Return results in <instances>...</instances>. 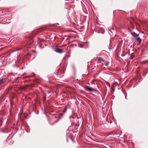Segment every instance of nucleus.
Wrapping results in <instances>:
<instances>
[{"mask_svg":"<svg viewBox=\"0 0 148 148\" xmlns=\"http://www.w3.org/2000/svg\"><path fill=\"white\" fill-rule=\"evenodd\" d=\"M44 100H45L46 99V97H44Z\"/></svg>","mask_w":148,"mask_h":148,"instance_id":"14","label":"nucleus"},{"mask_svg":"<svg viewBox=\"0 0 148 148\" xmlns=\"http://www.w3.org/2000/svg\"><path fill=\"white\" fill-rule=\"evenodd\" d=\"M48 93H50V92H49V91H48Z\"/></svg>","mask_w":148,"mask_h":148,"instance_id":"16","label":"nucleus"},{"mask_svg":"<svg viewBox=\"0 0 148 148\" xmlns=\"http://www.w3.org/2000/svg\"><path fill=\"white\" fill-rule=\"evenodd\" d=\"M64 46V45H62V46H61L60 47H63Z\"/></svg>","mask_w":148,"mask_h":148,"instance_id":"15","label":"nucleus"},{"mask_svg":"<svg viewBox=\"0 0 148 148\" xmlns=\"http://www.w3.org/2000/svg\"><path fill=\"white\" fill-rule=\"evenodd\" d=\"M102 61H103L104 62V63L106 66H108L109 63V62L103 60H102Z\"/></svg>","mask_w":148,"mask_h":148,"instance_id":"7","label":"nucleus"},{"mask_svg":"<svg viewBox=\"0 0 148 148\" xmlns=\"http://www.w3.org/2000/svg\"><path fill=\"white\" fill-rule=\"evenodd\" d=\"M56 118H57V117L55 115H54L52 116V117L51 118V120H53V123L56 122L58 121V119H57L56 120H54L55 119H56Z\"/></svg>","mask_w":148,"mask_h":148,"instance_id":"4","label":"nucleus"},{"mask_svg":"<svg viewBox=\"0 0 148 148\" xmlns=\"http://www.w3.org/2000/svg\"><path fill=\"white\" fill-rule=\"evenodd\" d=\"M25 87H21L20 88V89L22 90H25Z\"/></svg>","mask_w":148,"mask_h":148,"instance_id":"12","label":"nucleus"},{"mask_svg":"<svg viewBox=\"0 0 148 148\" xmlns=\"http://www.w3.org/2000/svg\"><path fill=\"white\" fill-rule=\"evenodd\" d=\"M131 34L134 37L135 39L137 40V39L140 38L139 37V34H137L134 32H132L131 33Z\"/></svg>","mask_w":148,"mask_h":148,"instance_id":"2","label":"nucleus"},{"mask_svg":"<svg viewBox=\"0 0 148 148\" xmlns=\"http://www.w3.org/2000/svg\"><path fill=\"white\" fill-rule=\"evenodd\" d=\"M54 50L56 52L58 53H61L62 52V49L58 48H55L54 49Z\"/></svg>","mask_w":148,"mask_h":148,"instance_id":"3","label":"nucleus"},{"mask_svg":"<svg viewBox=\"0 0 148 148\" xmlns=\"http://www.w3.org/2000/svg\"><path fill=\"white\" fill-rule=\"evenodd\" d=\"M137 40L138 42V43L137 44V45H138L140 44L142 40L140 38H138L137 39Z\"/></svg>","mask_w":148,"mask_h":148,"instance_id":"6","label":"nucleus"},{"mask_svg":"<svg viewBox=\"0 0 148 148\" xmlns=\"http://www.w3.org/2000/svg\"><path fill=\"white\" fill-rule=\"evenodd\" d=\"M134 58V55H132L129 57V59L131 60L132 59Z\"/></svg>","mask_w":148,"mask_h":148,"instance_id":"10","label":"nucleus"},{"mask_svg":"<svg viewBox=\"0 0 148 148\" xmlns=\"http://www.w3.org/2000/svg\"><path fill=\"white\" fill-rule=\"evenodd\" d=\"M85 89L86 90H88L89 91H93L94 92H96L97 90L95 89L90 88L89 86H85L84 87Z\"/></svg>","mask_w":148,"mask_h":148,"instance_id":"1","label":"nucleus"},{"mask_svg":"<svg viewBox=\"0 0 148 148\" xmlns=\"http://www.w3.org/2000/svg\"><path fill=\"white\" fill-rule=\"evenodd\" d=\"M98 59V62L99 63L101 62V60H103L102 58L100 57H97Z\"/></svg>","mask_w":148,"mask_h":148,"instance_id":"9","label":"nucleus"},{"mask_svg":"<svg viewBox=\"0 0 148 148\" xmlns=\"http://www.w3.org/2000/svg\"><path fill=\"white\" fill-rule=\"evenodd\" d=\"M140 63L142 64H145L148 63V60H147L145 61H141L140 62Z\"/></svg>","mask_w":148,"mask_h":148,"instance_id":"8","label":"nucleus"},{"mask_svg":"<svg viewBox=\"0 0 148 148\" xmlns=\"http://www.w3.org/2000/svg\"><path fill=\"white\" fill-rule=\"evenodd\" d=\"M38 31H35L34 32H33L32 34V37L34 38L35 36V35H36L37 34V33L38 32Z\"/></svg>","mask_w":148,"mask_h":148,"instance_id":"5","label":"nucleus"},{"mask_svg":"<svg viewBox=\"0 0 148 148\" xmlns=\"http://www.w3.org/2000/svg\"><path fill=\"white\" fill-rule=\"evenodd\" d=\"M3 82V79H1L0 80V85Z\"/></svg>","mask_w":148,"mask_h":148,"instance_id":"13","label":"nucleus"},{"mask_svg":"<svg viewBox=\"0 0 148 148\" xmlns=\"http://www.w3.org/2000/svg\"><path fill=\"white\" fill-rule=\"evenodd\" d=\"M34 40L33 39H31L30 40V42L29 43V44H31L32 42H33Z\"/></svg>","mask_w":148,"mask_h":148,"instance_id":"11","label":"nucleus"}]
</instances>
